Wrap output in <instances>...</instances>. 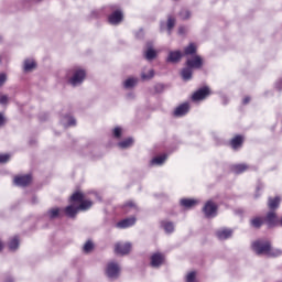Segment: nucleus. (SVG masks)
Masks as SVG:
<instances>
[{
  "label": "nucleus",
  "mask_w": 282,
  "mask_h": 282,
  "mask_svg": "<svg viewBox=\"0 0 282 282\" xmlns=\"http://www.w3.org/2000/svg\"><path fill=\"white\" fill-rule=\"evenodd\" d=\"M275 87H276V89H280V90L282 89V79H280L275 83Z\"/></svg>",
  "instance_id": "de8ad7c7"
},
{
  "label": "nucleus",
  "mask_w": 282,
  "mask_h": 282,
  "mask_svg": "<svg viewBox=\"0 0 282 282\" xmlns=\"http://www.w3.org/2000/svg\"><path fill=\"white\" fill-rule=\"evenodd\" d=\"M241 144H243V137H241V135H237L231 140V147L235 150L239 149V147H241Z\"/></svg>",
  "instance_id": "2f4dec72"
},
{
  "label": "nucleus",
  "mask_w": 282,
  "mask_h": 282,
  "mask_svg": "<svg viewBox=\"0 0 282 282\" xmlns=\"http://www.w3.org/2000/svg\"><path fill=\"white\" fill-rule=\"evenodd\" d=\"M61 124H63L65 129H67V127H76V119L69 115H66L61 118Z\"/></svg>",
  "instance_id": "ddd939ff"
},
{
  "label": "nucleus",
  "mask_w": 282,
  "mask_h": 282,
  "mask_svg": "<svg viewBox=\"0 0 282 282\" xmlns=\"http://www.w3.org/2000/svg\"><path fill=\"white\" fill-rule=\"evenodd\" d=\"M106 274L111 280L117 279L118 276H120V265H118V263L116 262L108 263Z\"/></svg>",
  "instance_id": "39448f33"
},
{
  "label": "nucleus",
  "mask_w": 282,
  "mask_h": 282,
  "mask_svg": "<svg viewBox=\"0 0 282 282\" xmlns=\"http://www.w3.org/2000/svg\"><path fill=\"white\" fill-rule=\"evenodd\" d=\"M110 9L112 10V13L108 18L109 24L118 25L122 23L123 14H122V10H120V7L113 4V6H110Z\"/></svg>",
  "instance_id": "20e7f679"
},
{
  "label": "nucleus",
  "mask_w": 282,
  "mask_h": 282,
  "mask_svg": "<svg viewBox=\"0 0 282 282\" xmlns=\"http://www.w3.org/2000/svg\"><path fill=\"white\" fill-rule=\"evenodd\" d=\"M33 204H36V198H33Z\"/></svg>",
  "instance_id": "5fc2aeb1"
},
{
  "label": "nucleus",
  "mask_w": 282,
  "mask_h": 282,
  "mask_svg": "<svg viewBox=\"0 0 282 282\" xmlns=\"http://www.w3.org/2000/svg\"><path fill=\"white\" fill-rule=\"evenodd\" d=\"M124 213H138V205L133 200H129L123 205Z\"/></svg>",
  "instance_id": "4be33fe9"
},
{
  "label": "nucleus",
  "mask_w": 282,
  "mask_h": 282,
  "mask_svg": "<svg viewBox=\"0 0 282 282\" xmlns=\"http://www.w3.org/2000/svg\"><path fill=\"white\" fill-rule=\"evenodd\" d=\"M8 83V74L0 73V87H3Z\"/></svg>",
  "instance_id": "ea45409f"
},
{
  "label": "nucleus",
  "mask_w": 282,
  "mask_h": 282,
  "mask_svg": "<svg viewBox=\"0 0 282 282\" xmlns=\"http://www.w3.org/2000/svg\"><path fill=\"white\" fill-rule=\"evenodd\" d=\"M13 182L15 186H28L32 182V176L30 174L15 176Z\"/></svg>",
  "instance_id": "9b49d317"
},
{
  "label": "nucleus",
  "mask_w": 282,
  "mask_h": 282,
  "mask_svg": "<svg viewBox=\"0 0 282 282\" xmlns=\"http://www.w3.org/2000/svg\"><path fill=\"white\" fill-rule=\"evenodd\" d=\"M180 18L183 20L191 19V11H188V9H182L180 12Z\"/></svg>",
  "instance_id": "c9c22d12"
},
{
  "label": "nucleus",
  "mask_w": 282,
  "mask_h": 282,
  "mask_svg": "<svg viewBox=\"0 0 282 282\" xmlns=\"http://www.w3.org/2000/svg\"><path fill=\"white\" fill-rule=\"evenodd\" d=\"M197 52V45L195 43H191L188 46L184 48L185 56H193Z\"/></svg>",
  "instance_id": "c85d7f7f"
},
{
  "label": "nucleus",
  "mask_w": 282,
  "mask_h": 282,
  "mask_svg": "<svg viewBox=\"0 0 282 282\" xmlns=\"http://www.w3.org/2000/svg\"><path fill=\"white\" fill-rule=\"evenodd\" d=\"M4 282H14V278H12V276H7V278L4 279Z\"/></svg>",
  "instance_id": "09e8293b"
},
{
  "label": "nucleus",
  "mask_w": 282,
  "mask_h": 282,
  "mask_svg": "<svg viewBox=\"0 0 282 282\" xmlns=\"http://www.w3.org/2000/svg\"><path fill=\"white\" fill-rule=\"evenodd\" d=\"M91 250H94V242H91L90 240H88V241L84 245V252H91Z\"/></svg>",
  "instance_id": "4c0bfd02"
},
{
  "label": "nucleus",
  "mask_w": 282,
  "mask_h": 282,
  "mask_svg": "<svg viewBox=\"0 0 282 282\" xmlns=\"http://www.w3.org/2000/svg\"><path fill=\"white\" fill-rule=\"evenodd\" d=\"M23 69L24 72H32V69H36V62H34V59H25Z\"/></svg>",
  "instance_id": "393cba45"
},
{
  "label": "nucleus",
  "mask_w": 282,
  "mask_h": 282,
  "mask_svg": "<svg viewBox=\"0 0 282 282\" xmlns=\"http://www.w3.org/2000/svg\"><path fill=\"white\" fill-rule=\"evenodd\" d=\"M210 95V89L208 87H204L198 89L193 94L192 99L197 102V100H205Z\"/></svg>",
  "instance_id": "1a4fd4ad"
},
{
  "label": "nucleus",
  "mask_w": 282,
  "mask_h": 282,
  "mask_svg": "<svg viewBox=\"0 0 282 282\" xmlns=\"http://www.w3.org/2000/svg\"><path fill=\"white\" fill-rule=\"evenodd\" d=\"M6 162H10V154H0V164H6Z\"/></svg>",
  "instance_id": "79ce46f5"
},
{
  "label": "nucleus",
  "mask_w": 282,
  "mask_h": 282,
  "mask_svg": "<svg viewBox=\"0 0 282 282\" xmlns=\"http://www.w3.org/2000/svg\"><path fill=\"white\" fill-rule=\"evenodd\" d=\"M197 204V200L191 198H183L181 199V206L184 208H193Z\"/></svg>",
  "instance_id": "7c9ffc66"
},
{
  "label": "nucleus",
  "mask_w": 282,
  "mask_h": 282,
  "mask_svg": "<svg viewBox=\"0 0 282 282\" xmlns=\"http://www.w3.org/2000/svg\"><path fill=\"white\" fill-rule=\"evenodd\" d=\"M9 249L14 252V250L19 249V237L14 236L10 241H9Z\"/></svg>",
  "instance_id": "473e14b6"
},
{
  "label": "nucleus",
  "mask_w": 282,
  "mask_h": 282,
  "mask_svg": "<svg viewBox=\"0 0 282 282\" xmlns=\"http://www.w3.org/2000/svg\"><path fill=\"white\" fill-rule=\"evenodd\" d=\"M161 226L167 235H171V232H174L175 230V224H173L172 221L163 220L161 223Z\"/></svg>",
  "instance_id": "b1692460"
},
{
  "label": "nucleus",
  "mask_w": 282,
  "mask_h": 282,
  "mask_svg": "<svg viewBox=\"0 0 282 282\" xmlns=\"http://www.w3.org/2000/svg\"><path fill=\"white\" fill-rule=\"evenodd\" d=\"M216 235L220 240L230 239L232 237V230L221 229V230H218Z\"/></svg>",
  "instance_id": "6ab92c4d"
},
{
  "label": "nucleus",
  "mask_w": 282,
  "mask_h": 282,
  "mask_svg": "<svg viewBox=\"0 0 282 282\" xmlns=\"http://www.w3.org/2000/svg\"><path fill=\"white\" fill-rule=\"evenodd\" d=\"M164 22H161V31H163L164 30Z\"/></svg>",
  "instance_id": "3c124183"
},
{
  "label": "nucleus",
  "mask_w": 282,
  "mask_h": 282,
  "mask_svg": "<svg viewBox=\"0 0 282 282\" xmlns=\"http://www.w3.org/2000/svg\"><path fill=\"white\" fill-rule=\"evenodd\" d=\"M264 221H267L268 226H274V224H276V213H274V210L269 212Z\"/></svg>",
  "instance_id": "5701e85b"
},
{
  "label": "nucleus",
  "mask_w": 282,
  "mask_h": 282,
  "mask_svg": "<svg viewBox=\"0 0 282 282\" xmlns=\"http://www.w3.org/2000/svg\"><path fill=\"white\" fill-rule=\"evenodd\" d=\"M195 276H196V273L194 271L189 272L187 275H186V282H197L195 280Z\"/></svg>",
  "instance_id": "a19ab883"
},
{
  "label": "nucleus",
  "mask_w": 282,
  "mask_h": 282,
  "mask_svg": "<svg viewBox=\"0 0 282 282\" xmlns=\"http://www.w3.org/2000/svg\"><path fill=\"white\" fill-rule=\"evenodd\" d=\"M153 76H155V70H153V68H150L148 70L147 68H144L141 72V80H151Z\"/></svg>",
  "instance_id": "412c9836"
},
{
  "label": "nucleus",
  "mask_w": 282,
  "mask_h": 282,
  "mask_svg": "<svg viewBox=\"0 0 282 282\" xmlns=\"http://www.w3.org/2000/svg\"><path fill=\"white\" fill-rule=\"evenodd\" d=\"M135 96L133 94H129L128 98H134Z\"/></svg>",
  "instance_id": "864d4df0"
},
{
  "label": "nucleus",
  "mask_w": 282,
  "mask_h": 282,
  "mask_svg": "<svg viewBox=\"0 0 282 282\" xmlns=\"http://www.w3.org/2000/svg\"><path fill=\"white\" fill-rule=\"evenodd\" d=\"M48 219H58L61 217V208L53 207L46 212Z\"/></svg>",
  "instance_id": "f3484780"
},
{
  "label": "nucleus",
  "mask_w": 282,
  "mask_h": 282,
  "mask_svg": "<svg viewBox=\"0 0 282 282\" xmlns=\"http://www.w3.org/2000/svg\"><path fill=\"white\" fill-rule=\"evenodd\" d=\"M137 39H143L144 36V31L143 30H139V32L135 33Z\"/></svg>",
  "instance_id": "c03bdc74"
},
{
  "label": "nucleus",
  "mask_w": 282,
  "mask_h": 282,
  "mask_svg": "<svg viewBox=\"0 0 282 282\" xmlns=\"http://www.w3.org/2000/svg\"><path fill=\"white\" fill-rule=\"evenodd\" d=\"M181 76L183 80H191V78H193V68H189L188 66L183 68L181 72Z\"/></svg>",
  "instance_id": "a878e982"
},
{
  "label": "nucleus",
  "mask_w": 282,
  "mask_h": 282,
  "mask_svg": "<svg viewBox=\"0 0 282 282\" xmlns=\"http://www.w3.org/2000/svg\"><path fill=\"white\" fill-rule=\"evenodd\" d=\"M70 202H78L79 206L69 205L65 208V214L67 217L74 218L78 215L79 210H89L94 203L91 200H85V194L80 192H75L70 196Z\"/></svg>",
  "instance_id": "f257e3e1"
},
{
  "label": "nucleus",
  "mask_w": 282,
  "mask_h": 282,
  "mask_svg": "<svg viewBox=\"0 0 282 282\" xmlns=\"http://www.w3.org/2000/svg\"><path fill=\"white\" fill-rule=\"evenodd\" d=\"M66 76L69 85H72L73 87H78V85H83L87 73L83 68H74L72 70H68Z\"/></svg>",
  "instance_id": "f03ea898"
},
{
  "label": "nucleus",
  "mask_w": 282,
  "mask_h": 282,
  "mask_svg": "<svg viewBox=\"0 0 282 282\" xmlns=\"http://www.w3.org/2000/svg\"><path fill=\"white\" fill-rule=\"evenodd\" d=\"M178 34H186V29H185V26H180V28H178Z\"/></svg>",
  "instance_id": "49530a36"
},
{
  "label": "nucleus",
  "mask_w": 282,
  "mask_h": 282,
  "mask_svg": "<svg viewBox=\"0 0 282 282\" xmlns=\"http://www.w3.org/2000/svg\"><path fill=\"white\" fill-rule=\"evenodd\" d=\"M6 124V117L3 113H0V127H3Z\"/></svg>",
  "instance_id": "a18cd8bd"
},
{
  "label": "nucleus",
  "mask_w": 282,
  "mask_h": 282,
  "mask_svg": "<svg viewBox=\"0 0 282 282\" xmlns=\"http://www.w3.org/2000/svg\"><path fill=\"white\" fill-rule=\"evenodd\" d=\"M151 265L152 268H160L164 263V254L156 252L151 256Z\"/></svg>",
  "instance_id": "f8f14e48"
},
{
  "label": "nucleus",
  "mask_w": 282,
  "mask_h": 282,
  "mask_svg": "<svg viewBox=\"0 0 282 282\" xmlns=\"http://www.w3.org/2000/svg\"><path fill=\"white\" fill-rule=\"evenodd\" d=\"M242 102H243L245 105H248V102H250V97H245L243 100H242Z\"/></svg>",
  "instance_id": "8fccbe9b"
},
{
  "label": "nucleus",
  "mask_w": 282,
  "mask_h": 282,
  "mask_svg": "<svg viewBox=\"0 0 282 282\" xmlns=\"http://www.w3.org/2000/svg\"><path fill=\"white\" fill-rule=\"evenodd\" d=\"M281 204V197L276 196L274 198L269 197L268 207L270 210H276L279 208V205Z\"/></svg>",
  "instance_id": "a211bd4d"
},
{
  "label": "nucleus",
  "mask_w": 282,
  "mask_h": 282,
  "mask_svg": "<svg viewBox=\"0 0 282 282\" xmlns=\"http://www.w3.org/2000/svg\"><path fill=\"white\" fill-rule=\"evenodd\" d=\"M203 212L205 214V217H208L209 219L213 217H217V204L213 203V200H208L205 204Z\"/></svg>",
  "instance_id": "423d86ee"
},
{
  "label": "nucleus",
  "mask_w": 282,
  "mask_h": 282,
  "mask_svg": "<svg viewBox=\"0 0 282 282\" xmlns=\"http://www.w3.org/2000/svg\"><path fill=\"white\" fill-rule=\"evenodd\" d=\"M130 147H133V138H128L118 143L119 149H130Z\"/></svg>",
  "instance_id": "c756f323"
},
{
  "label": "nucleus",
  "mask_w": 282,
  "mask_h": 282,
  "mask_svg": "<svg viewBox=\"0 0 282 282\" xmlns=\"http://www.w3.org/2000/svg\"><path fill=\"white\" fill-rule=\"evenodd\" d=\"M267 257H269L271 259H274L276 257H282V250L279 248H274V247H272V245H270Z\"/></svg>",
  "instance_id": "aec40b11"
},
{
  "label": "nucleus",
  "mask_w": 282,
  "mask_h": 282,
  "mask_svg": "<svg viewBox=\"0 0 282 282\" xmlns=\"http://www.w3.org/2000/svg\"><path fill=\"white\" fill-rule=\"evenodd\" d=\"M3 250V242L0 241V252Z\"/></svg>",
  "instance_id": "603ef678"
},
{
  "label": "nucleus",
  "mask_w": 282,
  "mask_h": 282,
  "mask_svg": "<svg viewBox=\"0 0 282 282\" xmlns=\"http://www.w3.org/2000/svg\"><path fill=\"white\" fill-rule=\"evenodd\" d=\"M188 109H191V106H188V104H182L181 106H178L175 111H174V116L176 117H182V116H186V113H188Z\"/></svg>",
  "instance_id": "2eb2a0df"
},
{
  "label": "nucleus",
  "mask_w": 282,
  "mask_h": 282,
  "mask_svg": "<svg viewBox=\"0 0 282 282\" xmlns=\"http://www.w3.org/2000/svg\"><path fill=\"white\" fill-rule=\"evenodd\" d=\"M139 83L137 77H129L123 82L124 89H133Z\"/></svg>",
  "instance_id": "dca6fc26"
},
{
  "label": "nucleus",
  "mask_w": 282,
  "mask_h": 282,
  "mask_svg": "<svg viewBox=\"0 0 282 282\" xmlns=\"http://www.w3.org/2000/svg\"><path fill=\"white\" fill-rule=\"evenodd\" d=\"M112 135H113V138H121L122 137V128L116 127L112 130Z\"/></svg>",
  "instance_id": "58836bf2"
},
{
  "label": "nucleus",
  "mask_w": 282,
  "mask_h": 282,
  "mask_svg": "<svg viewBox=\"0 0 282 282\" xmlns=\"http://www.w3.org/2000/svg\"><path fill=\"white\" fill-rule=\"evenodd\" d=\"M8 96L7 95H0V105H8Z\"/></svg>",
  "instance_id": "37998d69"
},
{
  "label": "nucleus",
  "mask_w": 282,
  "mask_h": 282,
  "mask_svg": "<svg viewBox=\"0 0 282 282\" xmlns=\"http://www.w3.org/2000/svg\"><path fill=\"white\" fill-rule=\"evenodd\" d=\"M184 56L182 51H170L166 57V63H180Z\"/></svg>",
  "instance_id": "9d476101"
},
{
  "label": "nucleus",
  "mask_w": 282,
  "mask_h": 282,
  "mask_svg": "<svg viewBox=\"0 0 282 282\" xmlns=\"http://www.w3.org/2000/svg\"><path fill=\"white\" fill-rule=\"evenodd\" d=\"M265 223V218L263 217H254L250 220V224L253 228H261Z\"/></svg>",
  "instance_id": "cd10ccee"
},
{
  "label": "nucleus",
  "mask_w": 282,
  "mask_h": 282,
  "mask_svg": "<svg viewBox=\"0 0 282 282\" xmlns=\"http://www.w3.org/2000/svg\"><path fill=\"white\" fill-rule=\"evenodd\" d=\"M249 166L246 164H236L231 166V171L237 174L246 173L248 171Z\"/></svg>",
  "instance_id": "bb28decb"
},
{
  "label": "nucleus",
  "mask_w": 282,
  "mask_h": 282,
  "mask_svg": "<svg viewBox=\"0 0 282 282\" xmlns=\"http://www.w3.org/2000/svg\"><path fill=\"white\" fill-rule=\"evenodd\" d=\"M166 28H167V34H171V30H172L173 28H175V19L169 18V19H167Z\"/></svg>",
  "instance_id": "e433bc0d"
},
{
  "label": "nucleus",
  "mask_w": 282,
  "mask_h": 282,
  "mask_svg": "<svg viewBox=\"0 0 282 282\" xmlns=\"http://www.w3.org/2000/svg\"><path fill=\"white\" fill-rule=\"evenodd\" d=\"M166 158H167L166 154L155 156L154 159H152L151 164H156L158 166H162V164L166 162Z\"/></svg>",
  "instance_id": "72a5a7b5"
},
{
  "label": "nucleus",
  "mask_w": 282,
  "mask_h": 282,
  "mask_svg": "<svg viewBox=\"0 0 282 282\" xmlns=\"http://www.w3.org/2000/svg\"><path fill=\"white\" fill-rule=\"evenodd\" d=\"M186 65L189 67V69H200L202 65H204V62L199 55H195L191 58H187Z\"/></svg>",
  "instance_id": "0eeeda50"
},
{
  "label": "nucleus",
  "mask_w": 282,
  "mask_h": 282,
  "mask_svg": "<svg viewBox=\"0 0 282 282\" xmlns=\"http://www.w3.org/2000/svg\"><path fill=\"white\" fill-rule=\"evenodd\" d=\"M1 41H3V37H1V35H0V43H1Z\"/></svg>",
  "instance_id": "6e6d98bb"
},
{
  "label": "nucleus",
  "mask_w": 282,
  "mask_h": 282,
  "mask_svg": "<svg viewBox=\"0 0 282 282\" xmlns=\"http://www.w3.org/2000/svg\"><path fill=\"white\" fill-rule=\"evenodd\" d=\"M155 56H158V54L155 53V51H153V48H149L147 52H145V58L148 61H153V58H155Z\"/></svg>",
  "instance_id": "f704fd0d"
},
{
  "label": "nucleus",
  "mask_w": 282,
  "mask_h": 282,
  "mask_svg": "<svg viewBox=\"0 0 282 282\" xmlns=\"http://www.w3.org/2000/svg\"><path fill=\"white\" fill-rule=\"evenodd\" d=\"M115 252L116 254H129L131 252V242H119L115 246Z\"/></svg>",
  "instance_id": "6e6552de"
},
{
  "label": "nucleus",
  "mask_w": 282,
  "mask_h": 282,
  "mask_svg": "<svg viewBox=\"0 0 282 282\" xmlns=\"http://www.w3.org/2000/svg\"><path fill=\"white\" fill-rule=\"evenodd\" d=\"M271 245L272 242H270V240H257L252 243V249L256 254H262L263 257H268Z\"/></svg>",
  "instance_id": "7ed1b4c3"
},
{
  "label": "nucleus",
  "mask_w": 282,
  "mask_h": 282,
  "mask_svg": "<svg viewBox=\"0 0 282 282\" xmlns=\"http://www.w3.org/2000/svg\"><path fill=\"white\" fill-rule=\"evenodd\" d=\"M135 217L126 218L117 224V228H131V226H135Z\"/></svg>",
  "instance_id": "4468645a"
}]
</instances>
